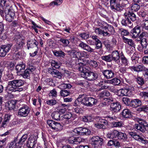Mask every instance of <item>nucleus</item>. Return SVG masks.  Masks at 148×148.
<instances>
[{
    "instance_id": "47",
    "label": "nucleus",
    "mask_w": 148,
    "mask_h": 148,
    "mask_svg": "<svg viewBox=\"0 0 148 148\" xmlns=\"http://www.w3.org/2000/svg\"><path fill=\"white\" fill-rule=\"evenodd\" d=\"M8 107L9 110H11L14 109L16 103L14 101L12 100L11 101H8Z\"/></svg>"
},
{
    "instance_id": "34",
    "label": "nucleus",
    "mask_w": 148,
    "mask_h": 148,
    "mask_svg": "<svg viewBox=\"0 0 148 148\" xmlns=\"http://www.w3.org/2000/svg\"><path fill=\"white\" fill-rule=\"evenodd\" d=\"M81 129L80 135H88L90 133V131L88 129L80 127Z\"/></svg>"
},
{
    "instance_id": "62",
    "label": "nucleus",
    "mask_w": 148,
    "mask_h": 148,
    "mask_svg": "<svg viewBox=\"0 0 148 148\" xmlns=\"http://www.w3.org/2000/svg\"><path fill=\"white\" fill-rule=\"evenodd\" d=\"M57 103V101L55 99L49 100L46 101L47 104L51 106L54 105Z\"/></svg>"
},
{
    "instance_id": "29",
    "label": "nucleus",
    "mask_w": 148,
    "mask_h": 148,
    "mask_svg": "<svg viewBox=\"0 0 148 148\" xmlns=\"http://www.w3.org/2000/svg\"><path fill=\"white\" fill-rule=\"evenodd\" d=\"M123 116L125 118H129L131 115L130 111L128 109H124L121 113Z\"/></svg>"
},
{
    "instance_id": "57",
    "label": "nucleus",
    "mask_w": 148,
    "mask_h": 148,
    "mask_svg": "<svg viewBox=\"0 0 148 148\" xmlns=\"http://www.w3.org/2000/svg\"><path fill=\"white\" fill-rule=\"evenodd\" d=\"M60 42H62L64 47H67L70 43V42L68 39H65L63 38H61L59 40Z\"/></svg>"
},
{
    "instance_id": "55",
    "label": "nucleus",
    "mask_w": 148,
    "mask_h": 148,
    "mask_svg": "<svg viewBox=\"0 0 148 148\" xmlns=\"http://www.w3.org/2000/svg\"><path fill=\"white\" fill-rule=\"evenodd\" d=\"M67 52L71 56L73 57H75L76 58V53L78 52H77L75 49H74L68 51Z\"/></svg>"
},
{
    "instance_id": "56",
    "label": "nucleus",
    "mask_w": 148,
    "mask_h": 148,
    "mask_svg": "<svg viewBox=\"0 0 148 148\" xmlns=\"http://www.w3.org/2000/svg\"><path fill=\"white\" fill-rule=\"evenodd\" d=\"M110 94L108 91L105 90L101 92L99 95L100 97H103L105 96L108 97L109 96Z\"/></svg>"
},
{
    "instance_id": "30",
    "label": "nucleus",
    "mask_w": 148,
    "mask_h": 148,
    "mask_svg": "<svg viewBox=\"0 0 148 148\" xmlns=\"http://www.w3.org/2000/svg\"><path fill=\"white\" fill-rule=\"evenodd\" d=\"M27 135L25 134L22 136L19 141L17 142L18 144L19 145V146H20L21 147L24 144L25 142L27 139Z\"/></svg>"
},
{
    "instance_id": "49",
    "label": "nucleus",
    "mask_w": 148,
    "mask_h": 148,
    "mask_svg": "<svg viewBox=\"0 0 148 148\" xmlns=\"http://www.w3.org/2000/svg\"><path fill=\"white\" fill-rule=\"evenodd\" d=\"M120 58L121 60V62L123 64H124L125 66L127 65L128 64V60L125 57L123 53L121 55Z\"/></svg>"
},
{
    "instance_id": "4",
    "label": "nucleus",
    "mask_w": 148,
    "mask_h": 148,
    "mask_svg": "<svg viewBox=\"0 0 148 148\" xmlns=\"http://www.w3.org/2000/svg\"><path fill=\"white\" fill-rule=\"evenodd\" d=\"M89 141L92 145L97 148H101L104 143L103 139L98 136L91 137Z\"/></svg>"
},
{
    "instance_id": "46",
    "label": "nucleus",
    "mask_w": 148,
    "mask_h": 148,
    "mask_svg": "<svg viewBox=\"0 0 148 148\" xmlns=\"http://www.w3.org/2000/svg\"><path fill=\"white\" fill-rule=\"evenodd\" d=\"M140 15L142 17L144 20L148 19V14L147 12L144 10H141L139 12Z\"/></svg>"
},
{
    "instance_id": "26",
    "label": "nucleus",
    "mask_w": 148,
    "mask_h": 148,
    "mask_svg": "<svg viewBox=\"0 0 148 148\" xmlns=\"http://www.w3.org/2000/svg\"><path fill=\"white\" fill-rule=\"evenodd\" d=\"M123 42L125 43L131 47H134L135 45L134 42L132 39H128L123 36L122 37Z\"/></svg>"
},
{
    "instance_id": "13",
    "label": "nucleus",
    "mask_w": 148,
    "mask_h": 148,
    "mask_svg": "<svg viewBox=\"0 0 148 148\" xmlns=\"http://www.w3.org/2000/svg\"><path fill=\"white\" fill-rule=\"evenodd\" d=\"M111 57L113 61L119 63H120V58L121 56L119 51L117 50L113 51L111 53Z\"/></svg>"
},
{
    "instance_id": "40",
    "label": "nucleus",
    "mask_w": 148,
    "mask_h": 148,
    "mask_svg": "<svg viewBox=\"0 0 148 148\" xmlns=\"http://www.w3.org/2000/svg\"><path fill=\"white\" fill-rule=\"evenodd\" d=\"M11 115L9 114H6L5 115L4 121L3 122L2 124V126L4 127L6 126V123L8 122L10 119Z\"/></svg>"
},
{
    "instance_id": "2",
    "label": "nucleus",
    "mask_w": 148,
    "mask_h": 148,
    "mask_svg": "<svg viewBox=\"0 0 148 148\" xmlns=\"http://www.w3.org/2000/svg\"><path fill=\"white\" fill-rule=\"evenodd\" d=\"M136 120L138 122V124H135L134 126V128L143 133L145 132L146 130L145 127H148V124L147 122L141 119L137 118L136 119Z\"/></svg>"
},
{
    "instance_id": "8",
    "label": "nucleus",
    "mask_w": 148,
    "mask_h": 148,
    "mask_svg": "<svg viewBox=\"0 0 148 148\" xmlns=\"http://www.w3.org/2000/svg\"><path fill=\"white\" fill-rule=\"evenodd\" d=\"M47 122L49 127L55 130H60L62 129V126L60 123L54 121L48 120Z\"/></svg>"
},
{
    "instance_id": "28",
    "label": "nucleus",
    "mask_w": 148,
    "mask_h": 148,
    "mask_svg": "<svg viewBox=\"0 0 148 148\" xmlns=\"http://www.w3.org/2000/svg\"><path fill=\"white\" fill-rule=\"evenodd\" d=\"M68 141L71 144H77L79 143V137H74L72 136L69 137L68 138Z\"/></svg>"
},
{
    "instance_id": "18",
    "label": "nucleus",
    "mask_w": 148,
    "mask_h": 148,
    "mask_svg": "<svg viewBox=\"0 0 148 148\" xmlns=\"http://www.w3.org/2000/svg\"><path fill=\"white\" fill-rule=\"evenodd\" d=\"M110 106L111 110L114 112H118L121 108V105L118 102L111 103Z\"/></svg>"
},
{
    "instance_id": "54",
    "label": "nucleus",
    "mask_w": 148,
    "mask_h": 148,
    "mask_svg": "<svg viewBox=\"0 0 148 148\" xmlns=\"http://www.w3.org/2000/svg\"><path fill=\"white\" fill-rule=\"evenodd\" d=\"M138 111H144L145 112H148V105H145L142 106L141 107L138 109Z\"/></svg>"
},
{
    "instance_id": "17",
    "label": "nucleus",
    "mask_w": 148,
    "mask_h": 148,
    "mask_svg": "<svg viewBox=\"0 0 148 148\" xmlns=\"http://www.w3.org/2000/svg\"><path fill=\"white\" fill-rule=\"evenodd\" d=\"M14 16V12L11 10L10 9L5 16V19L7 21L9 22H11L13 19Z\"/></svg>"
},
{
    "instance_id": "6",
    "label": "nucleus",
    "mask_w": 148,
    "mask_h": 148,
    "mask_svg": "<svg viewBox=\"0 0 148 148\" xmlns=\"http://www.w3.org/2000/svg\"><path fill=\"white\" fill-rule=\"evenodd\" d=\"M83 77L88 80L92 81L96 79L98 77V74L96 72L89 71L86 73V75Z\"/></svg>"
},
{
    "instance_id": "58",
    "label": "nucleus",
    "mask_w": 148,
    "mask_h": 148,
    "mask_svg": "<svg viewBox=\"0 0 148 148\" xmlns=\"http://www.w3.org/2000/svg\"><path fill=\"white\" fill-rule=\"evenodd\" d=\"M140 5L134 3L133 4L131 7V9L135 11H138L140 8Z\"/></svg>"
},
{
    "instance_id": "14",
    "label": "nucleus",
    "mask_w": 148,
    "mask_h": 148,
    "mask_svg": "<svg viewBox=\"0 0 148 148\" xmlns=\"http://www.w3.org/2000/svg\"><path fill=\"white\" fill-rule=\"evenodd\" d=\"M38 42L35 39L28 40L27 42V49L30 48H37Z\"/></svg>"
},
{
    "instance_id": "25",
    "label": "nucleus",
    "mask_w": 148,
    "mask_h": 148,
    "mask_svg": "<svg viewBox=\"0 0 148 148\" xmlns=\"http://www.w3.org/2000/svg\"><path fill=\"white\" fill-rule=\"evenodd\" d=\"M17 141V137H16L15 138L14 140L10 143L9 148H21Z\"/></svg>"
},
{
    "instance_id": "9",
    "label": "nucleus",
    "mask_w": 148,
    "mask_h": 148,
    "mask_svg": "<svg viewBox=\"0 0 148 148\" xmlns=\"http://www.w3.org/2000/svg\"><path fill=\"white\" fill-rule=\"evenodd\" d=\"M6 88L7 90L12 92H21L23 90V88H18L16 87L13 81L8 82Z\"/></svg>"
},
{
    "instance_id": "12",
    "label": "nucleus",
    "mask_w": 148,
    "mask_h": 148,
    "mask_svg": "<svg viewBox=\"0 0 148 148\" xmlns=\"http://www.w3.org/2000/svg\"><path fill=\"white\" fill-rule=\"evenodd\" d=\"M35 69L34 68L32 67L27 69L25 70H24L21 73H19V75L24 78L28 79L30 78V75L32 73Z\"/></svg>"
},
{
    "instance_id": "50",
    "label": "nucleus",
    "mask_w": 148,
    "mask_h": 148,
    "mask_svg": "<svg viewBox=\"0 0 148 148\" xmlns=\"http://www.w3.org/2000/svg\"><path fill=\"white\" fill-rule=\"evenodd\" d=\"M49 95V96H51L53 99H55L57 96V92L56 89H53L51 90Z\"/></svg>"
},
{
    "instance_id": "61",
    "label": "nucleus",
    "mask_w": 148,
    "mask_h": 148,
    "mask_svg": "<svg viewBox=\"0 0 148 148\" xmlns=\"http://www.w3.org/2000/svg\"><path fill=\"white\" fill-rule=\"evenodd\" d=\"M147 68L145 67L142 64L140 65L137 66L138 72L146 71Z\"/></svg>"
},
{
    "instance_id": "23",
    "label": "nucleus",
    "mask_w": 148,
    "mask_h": 148,
    "mask_svg": "<svg viewBox=\"0 0 148 148\" xmlns=\"http://www.w3.org/2000/svg\"><path fill=\"white\" fill-rule=\"evenodd\" d=\"M25 64L23 62L21 64H17L16 67V69L17 71L18 74L19 75V73H21L25 69Z\"/></svg>"
},
{
    "instance_id": "10",
    "label": "nucleus",
    "mask_w": 148,
    "mask_h": 148,
    "mask_svg": "<svg viewBox=\"0 0 148 148\" xmlns=\"http://www.w3.org/2000/svg\"><path fill=\"white\" fill-rule=\"evenodd\" d=\"M48 72L53 77H57L60 79H61L62 76V74L60 72L56 69H54L53 67L49 68Z\"/></svg>"
},
{
    "instance_id": "53",
    "label": "nucleus",
    "mask_w": 148,
    "mask_h": 148,
    "mask_svg": "<svg viewBox=\"0 0 148 148\" xmlns=\"http://www.w3.org/2000/svg\"><path fill=\"white\" fill-rule=\"evenodd\" d=\"M112 124L114 127H121L123 126V125L121 121H113Z\"/></svg>"
},
{
    "instance_id": "60",
    "label": "nucleus",
    "mask_w": 148,
    "mask_h": 148,
    "mask_svg": "<svg viewBox=\"0 0 148 148\" xmlns=\"http://www.w3.org/2000/svg\"><path fill=\"white\" fill-rule=\"evenodd\" d=\"M120 32L123 36H127L129 35V33L128 31L125 29L121 28L119 29Z\"/></svg>"
},
{
    "instance_id": "63",
    "label": "nucleus",
    "mask_w": 148,
    "mask_h": 148,
    "mask_svg": "<svg viewBox=\"0 0 148 148\" xmlns=\"http://www.w3.org/2000/svg\"><path fill=\"white\" fill-rule=\"evenodd\" d=\"M83 99H80L79 98H77L75 101L74 105L75 106H80L81 104H83V103L82 102Z\"/></svg>"
},
{
    "instance_id": "44",
    "label": "nucleus",
    "mask_w": 148,
    "mask_h": 148,
    "mask_svg": "<svg viewBox=\"0 0 148 148\" xmlns=\"http://www.w3.org/2000/svg\"><path fill=\"white\" fill-rule=\"evenodd\" d=\"M60 114L58 112H53L51 114L53 119L56 120H60Z\"/></svg>"
},
{
    "instance_id": "15",
    "label": "nucleus",
    "mask_w": 148,
    "mask_h": 148,
    "mask_svg": "<svg viewBox=\"0 0 148 148\" xmlns=\"http://www.w3.org/2000/svg\"><path fill=\"white\" fill-rule=\"evenodd\" d=\"M36 141V136H31L28 138L27 144V147L31 148L34 147L35 146Z\"/></svg>"
},
{
    "instance_id": "11",
    "label": "nucleus",
    "mask_w": 148,
    "mask_h": 148,
    "mask_svg": "<svg viewBox=\"0 0 148 148\" xmlns=\"http://www.w3.org/2000/svg\"><path fill=\"white\" fill-rule=\"evenodd\" d=\"M128 134L130 136L134 138L135 139L141 141L143 143H148V141L147 140L144 139L143 138L141 137L135 132H129Z\"/></svg>"
},
{
    "instance_id": "5",
    "label": "nucleus",
    "mask_w": 148,
    "mask_h": 148,
    "mask_svg": "<svg viewBox=\"0 0 148 148\" xmlns=\"http://www.w3.org/2000/svg\"><path fill=\"white\" fill-rule=\"evenodd\" d=\"M30 109L26 105L21 107L18 112V115L20 117H26L29 113Z\"/></svg>"
},
{
    "instance_id": "41",
    "label": "nucleus",
    "mask_w": 148,
    "mask_h": 148,
    "mask_svg": "<svg viewBox=\"0 0 148 148\" xmlns=\"http://www.w3.org/2000/svg\"><path fill=\"white\" fill-rule=\"evenodd\" d=\"M51 64L52 66L56 69H59L61 65V63L54 60H52L51 62Z\"/></svg>"
},
{
    "instance_id": "19",
    "label": "nucleus",
    "mask_w": 148,
    "mask_h": 148,
    "mask_svg": "<svg viewBox=\"0 0 148 148\" xmlns=\"http://www.w3.org/2000/svg\"><path fill=\"white\" fill-rule=\"evenodd\" d=\"M141 27L138 25L136 26L131 30V33L132 34V37L134 38H136L139 36L140 32Z\"/></svg>"
},
{
    "instance_id": "36",
    "label": "nucleus",
    "mask_w": 148,
    "mask_h": 148,
    "mask_svg": "<svg viewBox=\"0 0 148 148\" xmlns=\"http://www.w3.org/2000/svg\"><path fill=\"white\" fill-rule=\"evenodd\" d=\"M121 82L120 79L114 77L109 81V83L114 85H118Z\"/></svg>"
},
{
    "instance_id": "1",
    "label": "nucleus",
    "mask_w": 148,
    "mask_h": 148,
    "mask_svg": "<svg viewBox=\"0 0 148 148\" xmlns=\"http://www.w3.org/2000/svg\"><path fill=\"white\" fill-rule=\"evenodd\" d=\"M10 8L8 1L0 0V15L3 18L5 17Z\"/></svg>"
},
{
    "instance_id": "64",
    "label": "nucleus",
    "mask_w": 148,
    "mask_h": 148,
    "mask_svg": "<svg viewBox=\"0 0 148 148\" xmlns=\"http://www.w3.org/2000/svg\"><path fill=\"white\" fill-rule=\"evenodd\" d=\"M143 27L144 29L148 31V19L143 20Z\"/></svg>"
},
{
    "instance_id": "39",
    "label": "nucleus",
    "mask_w": 148,
    "mask_h": 148,
    "mask_svg": "<svg viewBox=\"0 0 148 148\" xmlns=\"http://www.w3.org/2000/svg\"><path fill=\"white\" fill-rule=\"evenodd\" d=\"M96 120L97 122L101 125H103V126L107 125V121L104 119H102L99 116L96 117Z\"/></svg>"
},
{
    "instance_id": "59",
    "label": "nucleus",
    "mask_w": 148,
    "mask_h": 148,
    "mask_svg": "<svg viewBox=\"0 0 148 148\" xmlns=\"http://www.w3.org/2000/svg\"><path fill=\"white\" fill-rule=\"evenodd\" d=\"M98 62L97 61L93 60H91L90 62V64L94 68H96L97 67L98 65Z\"/></svg>"
},
{
    "instance_id": "21",
    "label": "nucleus",
    "mask_w": 148,
    "mask_h": 148,
    "mask_svg": "<svg viewBox=\"0 0 148 148\" xmlns=\"http://www.w3.org/2000/svg\"><path fill=\"white\" fill-rule=\"evenodd\" d=\"M79 46L81 48L86 50L90 52H94V49L92 48L89 46L82 42L80 43Z\"/></svg>"
},
{
    "instance_id": "32",
    "label": "nucleus",
    "mask_w": 148,
    "mask_h": 148,
    "mask_svg": "<svg viewBox=\"0 0 148 148\" xmlns=\"http://www.w3.org/2000/svg\"><path fill=\"white\" fill-rule=\"evenodd\" d=\"M130 89L129 88V89L123 88L120 90L119 91V92L120 93V95L121 96H127L130 93Z\"/></svg>"
},
{
    "instance_id": "51",
    "label": "nucleus",
    "mask_w": 148,
    "mask_h": 148,
    "mask_svg": "<svg viewBox=\"0 0 148 148\" xmlns=\"http://www.w3.org/2000/svg\"><path fill=\"white\" fill-rule=\"evenodd\" d=\"M136 81L140 85L142 86L145 84L144 79L141 77H137L136 78Z\"/></svg>"
},
{
    "instance_id": "20",
    "label": "nucleus",
    "mask_w": 148,
    "mask_h": 148,
    "mask_svg": "<svg viewBox=\"0 0 148 148\" xmlns=\"http://www.w3.org/2000/svg\"><path fill=\"white\" fill-rule=\"evenodd\" d=\"M24 44V41L23 40L21 39H19L14 46V49L17 51L21 49L22 48Z\"/></svg>"
},
{
    "instance_id": "52",
    "label": "nucleus",
    "mask_w": 148,
    "mask_h": 148,
    "mask_svg": "<svg viewBox=\"0 0 148 148\" xmlns=\"http://www.w3.org/2000/svg\"><path fill=\"white\" fill-rule=\"evenodd\" d=\"M83 105L87 107H89V97H84L83 98Z\"/></svg>"
},
{
    "instance_id": "7",
    "label": "nucleus",
    "mask_w": 148,
    "mask_h": 148,
    "mask_svg": "<svg viewBox=\"0 0 148 148\" xmlns=\"http://www.w3.org/2000/svg\"><path fill=\"white\" fill-rule=\"evenodd\" d=\"M12 45L11 44L2 45L0 47V56L5 57L10 49Z\"/></svg>"
},
{
    "instance_id": "42",
    "label": "nucleus",
    "mask_w": 148,
    "mask_h": 148,
    "mask_svg": "<svg viewBox=\"0 0 148 148\" xmlns=\"http://www.w3.org/2000/svg\"><path fill=\"white\" fill-rule=\"evenodd\" d=\"M118 138L119 140H120L123 141H125L127 140V138L125 133L121 132H119L118 135Z\"/></svg>"
},
{
    "instance_id": "45",
    "label": "nucleus",
    "mask_w": 148,
    "mask_h": 148,
    "mask_svg": "<svg viewBox=\"0 0 148 148\" xmlns=\"http://www.w3.org/2000/svg\"><path fill=\"white\" fill-rule=\"evenodd\" d=\"M101 58L102 60L106 62H111L112 61L111 55L103 56Z\"/></svg>"
},
{
    "instance_id": "35",
    "label": "nucleus",
    "mask_w": 148,
    "mask_h": 148,
    "mask_svg": "<svg viewBox=\"0 0 148 148\" xmlns=\"http://www.w3.org/2000/svg\"><path fill=\"white\" fill-rule=\"evenodd\" d=\"M16 87L20 88L21 86H22L24 82L21 79H16L12 80Z\"/></svg>"
},
{
    "instance_id": "16",
    "label": "nucleus",
    "mask_w": 148,
    "mask_h": 148,
    "mask_svg": "<svg viewBox=\"0 0 148 148\" xmlns=\"http://www.w3.org/2000/svg\"><path fill=\"white\" fill-rule=\"evenodd\" d=\"M102 73L104 77L107 79L112 78L114 76V71L110 70H103Z\"/></svg>"
},
{
    "instance_id": "48",
    "label": "nucleus",
    "mask_w": 148,
    "mask_h": 148,
    "mask_svg": "<svg viewBox=\"0 0 148 148\" xmlns=\"http://www.w3.org/2000/svg\"><path fill=\"white\" fill-rule=\"evenodd\" d=\"M53 53L55 56L58 57H64L65 56V53L62 51H53Z\"/></svg>"
},
{
    "instance_id": "31",
    "label": "nucleus",
    "mask_w": 148,
    "mask_h": 148,
    "mask_svg": "<svg viewBox=\"0 0 148 148\" xmlns=\"http://www.w3.org/2000/svg\"><path fill=\"white\" fill-rule=\"evenodd\" d=\"M141 101L138 99H135L131 101V106L133 108H136L140 106Z\"/></svg>"
},
{
    "instance_id": "43",
    "label": "nucleus",
    "mask_w": 148,
    "mask_h": 148,
    "mask_svg": "<svg viewBox=\"0 0 148 148\" xmlns=\"http://www.w3.org/2000/svg\"><path fill=\"white\" fill-rule=\"evenodd\" d=\"M97 100L92 97H89V107L96 105L97 103Z\"/></svg>"
},
{
    "instance_id": "3",
    "label": "nucleus",
    "mask_w": 148,
    "mask_h": 148,
    "mask_svg": "<svg viewBox=\"0 0 148 148\" xmlns=\"http://www.w3.org/2000/svg\"><path fill=\"white\" fill-rule=\"evenodd\" d=\"M81 61V60H76L74 65L76 69H78L79 71L83 73V74H81L82 77H83L86 75V72H88L89 71L86 65L82 63Z\"/></svg>"
},
{
    "instance_id": "33",
    "label": "nucleus",
    "mask_w": 148,
    "mask_h": 148,
    "mask_svg": "<svg viewBox=\"0 0 148 148\" xmlns=\"http://www.w3.org/2000/svg\"><path fill=\"white\" fill-rule=\"evenodd\" d=\"M121 24L125 26H130L131 25L132 22L128 17H125V18L122 20Z\"/></svg>"
},
{
    "instance_id": "24",
    "label": "nucleus",
    "mask_w": 148,
    "mask_h": 148,
    "mask_svg": "<svg viewBox=\"0 0 148 148\" xmlns=\"http://www.w3.org/2000/svg\"><path fill=\"white\" fill-rule=\"evenodd\" d=\"M95 32L97 34L99 35H103V36H110V34L107 31L104 32L99 28H96L95 29Z\"/></svg>"
},
{
    "instance_id": "38",
    "label": "nucleus",
    "mask_w": 148,
    "mask_h": 148,
    "mask_svg": "<svg viewBox=\"0 0 148 148\" xmlns=\"http://www.w3.org/2000/svg\"><path fill=\"white\" fill-rule=\"evenodd\" d=\"M67 105L65 104H62L61 106H60L58 107V112L60 114H63L66 112V109L65 107L67 106Z\"/></svg>"
},
{
    "instance_id": "37",
    "label": "nucleus",
    "mask_w": 148,
    "mask_h": 148,
    "mask_svg": "<svg viewBox=\"0 0 148 148\" xmlns=\"http://www.w3.org/2000/svg\"><path fill=\"white\" fill-rule=\"evenodd\" d=\"M76 56L77 58H79L82 57H85L86 58H88L89 55L87 54V52L85 51H83L82 52H78L76 53Z\"/></svg>"
},
{
    "instance_id": "27",
    "label": "nucleus",
    "mask_w": 148,
    "mask_h": 148,
    "mask_svg": "<svg viewBox=\"0 0 148 148\" xmlns=\"http://www.w3.org/2000/svg\"><path fill=\"white\" fill-rule=\"evenodd\" d=\"M119 132L117 130H114L111 133H108L107 134V136L108 138L113 139L114 138H116L118 137Z\"/></svg>"
},
{
    "instance_id": "22",
    "label": "nucleus",
    "mask_w": 148,
    "mask_h": 148,
    "mask_svg": "<svg viewBox=\"0 0 148 148\" xmlns=\"http://www.w3.org/2000/svg\"><path fill=\"white\" fill-rule=\"evenodd\" d=\"M124 16L125 17H127L130 19L131 21H134L136 19V16L135 14L133 12L128 11L124 13Z\"/></svg>"
}]
</instances>
